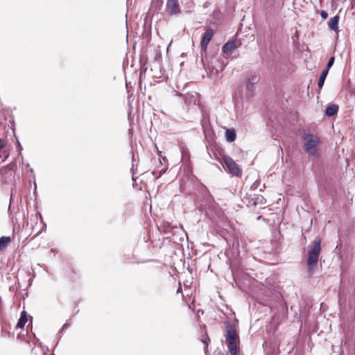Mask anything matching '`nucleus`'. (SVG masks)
I'll use <instances>...</instances> for the list:
<instances>
[{"label":"nucleus","instance_id":"1","mask_svg":"<svg viewBox=\"0 0 355 355\" xmlns=\"http://www.w3.org/2000/svg\"><path fill=\"white\" fill-rule=\"evenodd\" d=\"M225 340L230 355H238L240 352L239 334L229 323L226 324Z\"/></svg>","mask_w":355,"mask_h":355},{"label":"nucleus","instance_id":"2","mask_svg":"<svg viewBox=\"0 0 355 355\" xmlns=\"http://www.w3.org/2000/svg\"><path fill=\"white\" fill-rule=\"evenodd\" d=\"M321 238L317 236L313 242V246L311 248L308 254L307 265L308 272L309 275L313 274V268L318 262L319 256L321 252Z\"/></svg>","mask_w":355,"mask_h":355},{"label":"nucleus","instance_id":"3","mask_svg":"<svg viewBox=\"0 0 355 355\" xmlns=\"http://www.w3.org/2000/svg\"><path fill=\"white\" fill-rule=\"evenodd\" d=\"M302 139L305 141L304 149L305 152L313 157H318V147L321 143L320 139L312 134H304Z\"/></svg>","mask_w":355,"mask_h":355},{"label":"nucleus","instance_id":"4","mask_svg":"<svg viewBox=\"0 0 355 355\" xmlns=\"http://www.w3.org/2000/svg\"><path fill=\"white\" fill-rule=\"evenodd\" d=\"M223 159L225 164V168L230 173L236 177H241L242 175V169L232 157L227 155H223Z\"/></svg>","mask_w":355,"mask_h":355},{"label":"nucleus","instance_id":"5","mask_svg":"<svg viewBox=\"0 0 355 355\" xmlns=\"http://www.w3.org/2000/svg\"><path fill=\"white\" fill-rule=\"evenodd\" d=\"M214 34V31L212 28H208L205 33L203 34L201 42H200V47L203 51H206L207 49V46L212 39Z\"/></svg>","mask_w":355,"mask_h":355},{"label":"nucleus","instance_id":"6","mask_svg":"<svg viewBox=\"0 0 355 355\" xmlns=\"http://www.w3.org/2000/svg\"><path fill=\"white\" fill-rule=\"evenodd\" d=\"M241 42L236 40H231L225 43L223 47L222 51L227 55H231L234 49L241 46Z\"/></svg>","mask_w":355,"mask_h":355},{"label":"nucleus","instance_id":"7","mask_svg":"<svg viewBox=\"0 0 355 355\" xmlns=\"http://www.w3.org/2000/svg\"><path fill=\"white\" fill-rule=\"evenodd\" d=\"M166 10L171 15L180 13L181 10L178 0H167Z\"/></svg>","mask_w":355,"mask_h":355},{"label":"nucleus","instance_id":"8","mask_svg":"<svg viewBox=\"0 0 355 355\" xmlns=\"http://www.w3.org/2000/svg\"><path fill=\"white\" fill-rule=\"evenodd\" d=\"M64 275L69 281L73 282L77 278L75 270L71 266H66L64 269Z\"/></svg>","mask_w":355,"mask_h":355},{"label":"nucleus","instance_id":"9","mask_svg":"<svg viewBox=\"0 0 355 355\" xmlns=\"http://www.w3.org/2000/svg\"><path fill=\"white\" fill-rule=\"evenodd\" d=\"M339 16L337 15L329 19L328 21V26L330 29L338 33L339 31L338 29V23H339Z\"/></svg>","mask_w":355,"mask_h":355},{"label":"nucleus","instance_id":"10","mask_svg":"<svg viewBox=\"0 0 355 355\" xmlns=\"http://www.w3.org/2000/svg\"><path fill=\"white\" fill-rule=\"evenodd\" d=\"M259 80V78L257 75H252L248 80L246 87L250 91H253L254 89V85L257 84Z\"/></svg>","mask_w":355,"mask_h":355},{"label":"nucleus","instance_id":"11","mask_svg":"<svg viewBox=\"0 0 355 355\" xmlns=\"http://www.w3.org/2000/svg\"><path fill=\"white\" fill-rule=\"evenodd\" d=\"M226 140L228 142H233L236 138V131L234 128H227L225 131Z\"/></svg>","mask_w":355,"mask_h":355},{"label":"nucleus","instance_id":"12","mask_svg":"<svg viewBox=\"0 0 355 355\" xmlns=\"http://www.w3.org/2000/svg\"><path fill=\"white\" fill-rule=\"evenodd\" d=\"M27 321H28L27 313H26V311H23L21 313L20 318L19 319V320L17 323L16 327L17 328H23L24 327L25 324L27 322Z\"/></svg>","mask_w":355,"mask_h":355},{"label":"nucleus","instance_id":"13","mask_svg":"<svg viewBox=\"0 0 355 355\" xmlns=\"http://www.w3.org/2000/svg\"><path fill=\"white\" fill-rule=\"evenodd\" d=\"M10 242L11 239L10 236H1L0 238V251L5 250Z\"/></svg>","mask_w":355,"mask_h":355},{"label":"nucleus","instance_id":"14","mask_svg":"<svg viewBox=\"0 0 355 355\" xmlns=\"http://www.w3.org/2000/svg\"><path fill=\"white\" fill-rule=\"evenodd\" d=\"M338 111V106L336 105H331L327 107L325 113L329 116L335 115Z\"/></svg>","mask_w":355,"mask_h":355},{"label":"nucleus","instance_id":"15","mask_svg":"<svg viewBox=\"0 0 355 355\" xmlns=\"http://www.w3.org/2000/svg\"><path fill=\"white\" fill-rule=\"evenodd\" d=\"M328 72L327 70H323L320 76V78H319V80H318V86L319 87V89H322V87H323L324 85V80L326 79V77L328 74Z\"/></svg>","mask_w":355,"mask_h":355},{"label":"nucleus","instance_id":"16","mask_svg":"<svg viewBox=\"0 0 355 355\" xmlns=\"http://www.w3.org/2000/svg\"><path fill=\"white\" fill-rule=\"evenodd\" d=\"M1 173L4 175H9V176H12V168L11 167L8 165L3 168H2L1 169Z\"/></svg>","mask_w":355,"mask_h":355},{"label":"nucleus","instance_id":"17","mask_svg":"<svg viewBox=\"0 0 355 355\" xmlns=\"http://www.w3.org/2000/svg\"><path fill=\"white\" fill-rule=\"evenodd\" d=\"M335 58L334 56L331 57L330 59L328 61V63L327 64V67L324 70H327L329 71V69L332 67V65L334 63Z\"/></svg>","mask_w":355,"mask_h":355},{"label":"nucleus","instance_id":"18","mask_svg":"<svg viewBox=\"0 0 355 355\" xmlns=\"http://www.w3.org/2000/svg\"><path fill=\"white\" fill-rule=\"evenodd\" d=\"M182 160H189V155L187 151L182 152Z\"/></svg>","mask_w":355,"mask_h":355},{"label":"nucleus","instance_id":"19","mask_svg":"<svg viewBox=\"0 0 355 355\" xmlns=\"http://www.w3.org/2000/svg\"><path fill=\"white\" fill-rule=\"evenodd\" d=\"M6 145V141L5 139H0V150L3 149Z\"/></svg>","mask_w":355,"mask_h":355},{"label":"nucleus","instance_id":"20","mask_svg":"<svg viewBox=\"0 0 355 355\" xmlns=\"http://www.w3.org/2000/svg\"><path fill=\"white\" fill-rule=\"evenodd\" d=\"M320 15L323 19H327L328 17V13L324 10L321 11Z\"/></svg>","mask_w":355,"mask_h":355},{"label":"nucleus","instance_id":"21","mask_svg":"<svg viewBox=\"0 0 355 355\" xmlns=\"http://www.w3.org/2000/svg\"><path fill=\"white\" fill-rule=\"evenodd\" d=\"M181 291H182V288H181V285L180 284L178 292H181Z\"/></svg>","mask_w":355,"mask_h":355}]
</instances>
